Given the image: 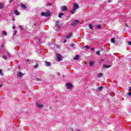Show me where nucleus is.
Instances as JSON below:
<instances>
[{"label": "nucleus", "instance_id": "1a4fd4ad", "mask_svg": "<svg viewBox=\"0 0 131 131\" xmlns=\"http://www.w3.org/2000/svg\"><path fill=\"white\" fill-rule=\"evenodd\" d=\"M104 88H106V86L103 85V86H100L99 88V91L100 92L101 91H102V90L104 89Z\"/></svg>", "mask_w": 131, "mask_h": 131}, {"label": "nucleus", "instance_id": "9d476101", "mask_svg": "<svg viewBox=\"0 0 131 131\" xmlns=\"http://www.w3.org/2000/svg\"><path fill=\"white\" fill-rule=\"evenodd\" d=\"M20 7H21V8H22V9H27V7H26V6H25V5L23 4V3L21 4Z\"/></svg>", "mask_w": 131, "mask_h": 131}, {"label": "nucleus", "instance_id": "37998d69", "mask_svg": "<svg viewBox=\"0 0 131 131\" xmlns=\"http://www.w3.org/2000/svg\"><path fill=\"white\" fill-rule=\"evenodd\" d=\"M3 86V85H0V88Z\"/></svg>", "mask_w": 131, "mask_h": 131}, {"label": "nucleus", "instance_id": "c9c22d12", "mask_svg": "<svg viewBox=\"0 0 131 131\" xmlns=\"http://www.w3.org/2000/svg\"><path fill=\"white\" fill-rule=\"evenodd\" d=\"M16 33H17V31H15V33L13 34V35H15V34H16Z\"/></svg>", "mask_w": 131, "mask_h": 131}, {"label": "nucleus", "instance_id": "cd10ccee", "mask_svg": "<svg viewBox=\"0 0 131 131\" xmlns=\"http://www.w3.org/2000/svg\"><path fill=\"white\" fill-rule=\"evenodd\" d=\"M0 75H4V74H3V72L2 71V69H0Z\"/></svg>", "mask_w": 131, "mask_h": 131}, {"label": "nucleus", "instance_id": "f3484780", "mask_svg": "<svg viewBox=\"0 0 131 131\" xmlns=\"http://www.w3.org/2000/svg\"><path fill=\"white\" fill-rule=\"evenodd\" d=\"M82 49H90V46H85L83 47H82Z\"/></svg>", "mask_w": 131, "mask_h": 131}, {"label": "nucleus", "instance_id": "f704fd0d", "mask_svg": "<svg viewBox=\"0 0 131 131\" xmlns=\"http://www.w3.org/2000/svg\"><path fill=\"white\" fill-rule=\"evenodd\" d=\"M96 55H99V51H96Z\"/></svg>", "mask_w": 131, "mask_h": 131}, {"label": "nucleus", "instance_id": "58836bf2", "mask_svg": "<svg viewBox=\"0 0 131 131\" xmlns=\"http://www.w3.org/2000/svg\"><path fill=\"white\" fill-rule=\"evenodd\" d=\"M13 2V0H9V3H12Z\"/></svg>", "mask_w": 131, "mask_h": 131}, {"label": "nucleus", "instance_id": "09e8293b", "mask_svg": "<svg viewBox=\"0 0 131 131\" xmlns=\"http://www.w3.org/2000/svg\"><path fill=\"white\" fill-rule=\"evenodd\" d=\"M78 131H81V130H78Z\"/></svg>", "mask_w": 131, "mask_h": 131}, {"label": "nucleus", "instance_id": "412c9836", "mask_svg": "<svg viewBox=\"0 0 131 131\" xmlns=\"http://www.w3.org/2000/svg\"><path fill=\"white\" fill-rule=\"evenodd\" d=\"M14 14H15V15H19V11L15 10L14 11Z\"/></svg>", "mask_w": 131, "mask_h": 131}, {"label": "nucleus", "instance_id": "9b49d317", "mask_svg": "<svg viewBox=\"0 0 131 131\" xmlns=\"http://www.w3.org/2000/svg\"><path fill=\"white\" fill-rule=\"evenodd\" d=\"M45 65H46V66H47V67H49L51 66V62H48V61H46V62H45Z\"/></svg>", "mask_w": 131, "mask_h": 131}, {"label": "nucleus", "instance_id": "c03bdc74", "mask_svg": "<svg viewBox=\"0 0 131 131\" xmlns=\"http://www.w3.org/2000/svg\"><path fill=\"white\" fill-rule=\"evenodd\" d=\"M35 25H36L35 24H34V26H35Z\"/></svg>", "mask_w": 131, "mask_h": 131}, {"label": "nucleus", "instance_id": "7ed1b4c3", "mask_svg": "<svg viewBox=\"0 0 131 131\" xmlns=\"http://www.w3.org/2000/svg\"><path fill=\"white\" fill-rule=\"evenodd\" d=\"M66 88L68 90H70L72 88V85L70 83H68L66 84Z\"/></svg>", "mask_w": 131, "mask_h": 131}, {"label": "nucleus", "instance_id": "7c9ffc66", "mask_svg": "<svg viewBox=\"0 0 131 131\" xmlns=\"http://www.w3.org/2000/svg\"><path fill=\"white\" fill-rule=\"evenodd\" d=\"M103 61H104V60H103V59L100 60H99V63H101V62H103Z\"/></svg>", "mask_w": 131, "mask_h": 131}, {"label": "nucleus", "instance_id": "2eb2a0df", "mask_svg": "<svg viewBox=\"0 0 131 131\" xmlns=\"http://www.w3.org/2000/svg\"><path fill=\"white\" fill-rule=\"evenodd\" d=\"M94 65V62L93 61H90L89 62V66H93Z\"/></svg>", "mask_w": 131, "mask_h": 131}, {"label": "nucleus", "instance_id": "aec40b11", "mask_svg": "<svg viewBox=\"0 0 131 131\" xmlns=\"http://www.w3.org/2000/svg\"><path fill=\"white\" fill-rule=\"evenodd\" d=\"M2 34L5 35V36H7V32L6 31H5L2 32Z\"/></svg>", "mask_w": 131, "mask_h": 131}, {"label": "nucleus", "instance_id": "4be33fe9", "mask_svg": "<svg viewBox=\"0 0 131 131\" xmlns=\"http://www.w3.org/2000/svg\"><path fill=\"white\" fill-rule=\"evenodd\" d=\"M103 75V73H99V78L102 77V76Z\"/></svg>", "mask_w": 131, "mask_h": 131}, {"label": "nucleus", "instance_id": "dca6fc26", "mask_svg": "<svg viewBox=\"0 0 131 131\" xmlns=\"http://www.w3.org/2000/svg\"><path fill=\"white\" fill-rule=\"evenodd\" d=\"M5 6V4L4 3H0V9H3V7Z\"/></svg>", "mask_w": 131, "mask_h": 131}, {"label": "nucleus", "instance_id": "a18cd8bd", "mask_svg": "<svg viewBox=\"0 0 131 131\" xmlns=\"http://www.w3.org/2000/svg\"><path fill=\"white\" fill-rule=\"evenodd\" d=\"M97 77H99V74L97 75Z\"/></svg>", "mask_w": 131, "mask_h": 131}, {"label": "nucleus", "instance_id": "bb28decb", "mask_svg": "<svg viewBox=\"0 0 131 131\" xmlns=\"http://www.w3.org/2000/svg\"><path fill=\"white\" fill-rule=\"evenodd\" d=\"M19 28L20 29V30H23V27L19 26Z\"/></svg>", "mask_w": 131, "mask_h": 131}, {"label": "nucleus", "instance_id": "de8ad7c7", "mask_svg": "<svg viewBox=\"0 0 131 131\" xmlns=\"http://www.w3.org/2000/svg\"><path fill=\"white\" fill-rule=\"evenodd\" d=\"M111 2V1H110L108 2V3H110Z\"/></svg>", "mask_w": 131, "mask_h": 131}, {"label": "nucleus", "instance_id": "ea45409f", "mask_svg": "<svg viewBox=\"0 0 131 131\" xmlns=\"http://www.w3.org/2000/svg\"><path fill=\"white\" fill-rule=\"evenodd\" d=\"M12 28H13V29H15V27L13 26V27H12Z\"/></svg>", "mask_w": 131, "mask_h": 131}, {"label": "nucleus", "instance_id": "f8f14e48", "mask_svg": "<svg viewBox=\"0 0 131 131\" xmlns=\"http://www.w3.org/2000/svg\"><path fill=\"white\" fill-rule=\"evenodd\" d=\"M61 10L62 11H66V10H67V7H66V6H62L61 8Z\"/></svg>", "mask_w": 131, "mask_h": 131}, {"label": "nucleus", "instance_id": "0eeeda50", "mask_svg": "<svg viewBox=\"0 0 131 131\" xmlns=\"http://www.w3.org/2000/svg\"><path fill=\"white\" fill-rule=\"evenodd\" d=\"M36 106L38 108H42L43 107V105L41 103H36Z\"/></svg>", "mask_w": 131, "mask_h": 131}, {"label": "nucleus", "instance_id": "5701e85b", "mask_svg": "<svg viewBox=\"0 0 131 131\" xmlns=\"http://www.w3.org/2000/svg\"><path fill=\"white\" fill-rule=\"evenodd\" d=\"M89 27L90 28V29H93V28H94V27L92 25H90Z\"/></svg>", "mask_w": 131, "mask_h": 131}, {"label": "nucleus", "instance_id": "4468645a", "mask_svg": "<svg viewBox=\"0 0 131 131\" xmlns=\"http://www.w3.org/2000/svg\"><path fill=\"white\" fill-rule=\"evenodd\" d=\"M71 35H72V33H71L66 36V38H70V37H71Z\"/></svg>", "mask_w": 131, "mask_h": 131}, {"label": "nucleus", "instance_id": "f03ea898", "mask_svg": "<svg viewBox=\"0 0 131 131\" xmlns=\"http://www.w3.org/2000/svg\"><path fill=\"white\" fill-rule=\"evenodd\" d=\"M79 23V20H74L72 22V26H75V25L78 24Z\"/></svg>", "mask_w": 131, "mask_h": 131}, {"label": "nucleus", "instance_id": "72a5a7b5", "mask_svg": "<svg viewBox=\"0 0 131 131\" xmlns=\"http://www.w3.org/2000/svg\"><path fill=\"white\" fill-rule=\"evenodd\" d=\"M128 45H129L130 46H131V41H129L128 42Z\"/></svg>", "mask_w": 131, "mask_h": 131}, {"label": "nucleus", "instance_id": "2f4dec72", "mask_svg": "<svg viewBox=\"0 0 131 131\" xmlns=\"http://www.w3.org/2000/svg\"><path fill=\"white\" fill-rule=\"evenodd\" d=\"M38 67V64H37L36 66H34V68H36Z\"/></svg>", "mask_w": 131, "mask_h": 131}, {"label": "nucleus", "instance_id": "6ab92c4d", "mask_svg": "<svg viewBox=\"0 0 131 131\" xmlns=\"http://www.w3.org/2000/svg\"><path fill=\"white\" fill-rule=\"evenodd\" d=\"M76 11V9H74L72 11H71V14H75Z\"/></svg>", "mask_w": 131, "mask_h": 131}, {"label": "nucleus", "instance_id": "a19ab883", "mask_svg": "<svg viewBox=\"0 0 131 131\" xmlns=\"http://www.w3.org/2000/svg\"><path fill=\"white\" fill-rule=\"evenodd\" d=\"M48 5H49V6H51V3H49Z\"/></svg>", "mask_w": 131, "mask_h": 131}, {"label": "nucleus", "instance_id": "393cba45", "mask_svg": "<svg viewBox=\"0 0 131 131\" xmlns=\"http://www.w3.org/2000/svg\"><path fill=\"white\" fill-rule=\"evenodd\" d=\"M2 58H3V59H5V60H6V59H7V56H6V55H3V56L2 57Z\"/></svg>", "mask_w": 131, "mask_h": 131}, {"label": "nucleus", "instance_id": "6e6552de", "mask_svg": "<svg viewBox=\"0 0 131 131\" xmlns=\"http://www.w3.org/2000/svg\"><path fill=\"white\" fill-rule=\"evenodd\" d=\"M74 60H79V55H76L74 57Z\"/></svg>", "mask_w": 131, "mask_h": 131}, {"label": "nucleus", "instance_id": "39448f33", "mask_svg": "<svg viewBox=\"0 0 131 131\" xmlns=\"http://www.w3.org/2000/svg\"><path fill=\"white\" fill-rule=\"evenodd\" d=\"M73 6H74V9L75 10H77V9H78V8H79V7L78 6V5L76 3L73 4Z\"/></svg>", "mask_w": 131, "mask_h": 131}, {"label": "nucleus", "instance_id": "a211bd4d", "mask_svg": "<svg viewBox=\"0 0 131 131\" xmlns=\"http://www.w3.org/2000/svg\"><path fill=\"white\" fill-rule=\"evenodd\" d=\"M63 15H64V13H59V14L58 15L59 18H61V17H62V16H63Z\"/></svg>", "mask_w": 131, "mask_h": 131}, {"label": "nucleus", "instance_id": "49530a36", "mask_svg": "<svg viewBox=\"0 0 131 131\" xmlns=\"http://www.w3.org/2000/svg\"><path fill=\"white\" fill-rule=\"evenodd\" d=\"M97 28H99V26H97Z\"/></svg>", "mask_w": 131, "mask_h": 131}, {"label": "nucleus", "instance_id": "b1692460", "mask_svg": "<svg viewBox=\"0 0 131 131\" xmlns=\"http://www.w3.org/2000/svg\"><path fill=\"white\" fill-rule=\"evenodd\" d=\"M111 41H112V42H115V38H113L111 39Z\"/></svg>", "mask_w": 131, "mask_h": 131}, {"label": "nucleus", "instance_id": "f257e3e1", "mask_svg": "<svg viewBox=\"0 0 131 131\" xmlns=\"http://www.w3.org/2000/svg\"><path fill=\"white\" fill-rule=\"evenodd\" d=\"M50 15V12H41V16H43L45 17H49Z\"/></svg>", "mask_w": 131, "mask_h": 131}, {"label": "nucleus", "instance_id": "c85d7f7f", "mask_svg": "<svg viewBox=\"0 0 131 131\" xmlns=\"http://www.w3.org/2000/svg\"><path fill=\"white\" fill-rule=\"evenodd\" d=\"M7 54H8V55L9 56V57H11V54H10V53L9 52H7Z\"/></svg>", "mask_w": 131, "mask_h": 131}, {"label": "nucleus", "instance_id": "79ce46f5", "mask_svg": "<svg viewBox=\"0 0 131 131\" xmlns=\"http://www.w3.org/2000/svg\"><path fill=\"white\" fill-rule=\"evenodd\" d=\"M129 90L131 91V87H129Z\"/></svg>", "mask_w": 131, "mask_h": 131}, {"label": "nucleus", "instance_id": "4c0bfd02", "mask_svg": "<svg viewBox=\"0 0 131 131\" xmlns=\"http://www.w3.org/2000/svg\"><path fill=\"white\" fill-rule=\"evenodd\" d=\"M74 45H73V44H71V45H70V47H74Z\"/></svg>", "mask_w": 131, "mask_h": 131}, {"label": "nucleus", "instance_id": "ddd939ff", "mask_svg": "<svg viewBox=\"0 0 131 131\" xmlns=\"http://www.w3.org/2000/svg\"><path fill=\"white\" fill-rule=\"evenodd\" d=\"M103 68H110L111 67V66L110 65H107V64H104L103 66Z\"/></svg>", "mask_w": 131, "mask_h": 131}, {"label": "nucleus", "instance_id": "a878e982", "mask_svg": "<svg viewBox=\"0 0 131 131\" xmlns=\"http://www.w3.org/2000/svg\"><path fill=\"white\" fill-rule=\"evenodd\" d=\"M36 80L37 81H41V79H39V78H36Z\"/></svg>", "mask_w": 131, "mask_h": 131}, {"label": "nucleus", "instance_id": "20e7f679", "mask_svg": "<svg viewBox=\"0 0 131 131\" xmlns=\"http://www.w3.org/2000/svg\"><path fill=\"white\" fill-rule=\"evenodd\" d=\"M16 75L18 76V77H22L24 75V74L20 72H17Z\"/></svg>", "mask_w": 131, "mask_h": 131}, {"label": "nucleus", "instance_id": "e433bc0d", "mask_svg": "<svg viewBox=\"0 0 131 131\" xmlns=\"http://www.w3.org/2000/svg\"><path fill=\"white\" fill-rule=\"evenodd\" d=\"M91 50V51H95V49L94 48H92Z\"/></svg>", "mask_w": 131, "mask_h": 131}, {"label": "nucleus", "instance_id": "423d86ee", "mask_svg": "<svg viewBox=\"0 0 131 131\" xmlns=\"http://www.w3.org/2000/svg\"><path fill=\"white\" fill-rule=\"evenodd\" d=\"M57 57L58 61H61L62 60V56L61 55L57 54Z\"/></svg>", "mask_w": 131, "mask_h": 131}, {"label": "nucleus", "instance_id": "c756f323", "mask_svg": "<svg viewBox=\"0 0 131 131\" xmlns=\"http://www.w3.org/2000/svg\"><path fill=\"white\" fill-rule=\"evenodd\" d=\"M100 28H102V25H99V29H100Z\"/></svg>", "mask_w": 131, "mask_h": 131}, {"label": "nucleus", "instance_id": "473e14b6", "mask_svg": "<svg viewBox=\"0 0 131 131\" xmlns=\"http://www.w3.org/2000/svg\"><path fill=\"white\" fill-rule=\"evenodd\" d=\"M65 42H67V40H66V39H64V41H63V43H65Z\"/></svg>", "mask_w": 131, "mask_h": 131}]
</instances>
